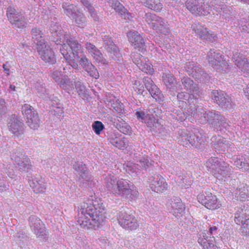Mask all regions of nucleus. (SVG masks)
Masks as SVG:
<instances>
[{"instance_id":"1","label":"nucleus","mask_w":249,"mask_h":249,"mask_svg":"<svg viewBox=\"0 0 249 249\" xmlns=\"http://www.w3.org/2000/svg\"><path fill=\"white\" fill-rule=\"evenodd\" d=\"M106 213L103 203L95 197L88 198L80 206L77 222L85 230H96L104 222Z\"/></svg>"},{"instance_id":"2","label":"nucleus","mask_w":249,"mask_h":249,"mask_svg":"<svg viewBox=\"0 0 249 249\" xmlns=\"http://www.w3.org/2000/svg\"><path fill=\"white\" fill-rule=\"evenodd\" d=\"M60 52L69 65L75 69H78V62L85 70L92 65L86 56L81 58L79 56V53H83L82 46L77 41L67 40L62 45Z\"/></svg>"},{"instance_id":"3","label":"nucleus","mask_w":249,"mask_h":249,"mask_svg":"<svg viewBox=\"0 0 249 249\" xmlns=\"http://www.w3.org/2000/svg\"><path fill=\"white\" fill-rule=\"evenodd\" d=\"M105 184L107 189L116 196H122L132 202L138 197L139 192L134 184L129 183V181L124 178L118 179L116 181V188L114 185L116 182L113 176L109 175L105 178Z\"/></svg>"},{"instance_id":"4","label":"nucleus","mask_w":249,"mask_h":249,"mask_svg":"<svg viewBox=\"0 0 249 249\" xmlns=\"http://www.w3.org/2000/svg\"><path fill=\"white\" fill-rule=\"evenodd\" d=\"M206 164L208 170L219 180L225 181L227 178L229 177L227 164L225 162H219L217 158H210Z\"/></svg>"},{"instance_id":"5","label":"nucleus","mask_w":249,"mask_h":249,"mask_svg":"<svg viewBox=\"0 0 249 249\" xmlns=\"http://www.w3.org/2000/svg\"><path fill=\"white\" fill-rule=\"evenodd\" d=\"M185 7L193 15L197 16H207L211 12V7L205 0H186Z\"/></svg>"},{"instance_id":"6","label":"nucleus","mask_w":249,"mask_h":249,"mask_svg":"<svg viewBox=\"0 0 249 249\" xmlns=\"http://www.w3.org/2000/svg\"><path fill=\"white\" fill-rule=\"evenodd\" d=\"M145 20L153 30L160 33L167 35L169 33L168 28L164 20L153 13H147L145 15Z\"/></svg>"},{"instance_id":"7","label":"nucleus","mask_w":249,"mask_h":249,"mask_svg":"<svg viewBox=\"0 0 249 249\" xmlns=\"http://www.w3.org/2000/svg\"><path fill=\"white\" fill-rule=\"evenodd\" d=\"M7 17L13 28L21 30L26 26L27 23L24 14L15 8L11 7L8 8Z\"/></svg>"},{"instance_id":"8","label":"nucleus","mask_w":249,"mask_h":249,"mask_svg":"<svg viewBox=\"0 0 249 249\" xmlns=\"http://www.w3.org/2000/svg\"><path fill=\"white\" fill-rule=\"evenodd\" d=\"M133 62L143 72L152 75L155 72L152 63L147 57H144L140 53H132Z\"/></svg>"},{"instance_id":"9","label":"nucleus","mask_w":249,"mask_h":249,"mask_svg":"<svg viewBox=\"0 0 249 249\" xmlns=\"http://www.w3.org/2000/svg\"><path fill=\"white\" fill-rule=\"evenodd\" d=\"M118 220L121 226L129 230H136L139 226L137 218L132 214L125 212H121L118 217Z\"/></svg>"},{"instance_id":"10","label":"nucleus","mask_w":249,"mask_h":249,"mask_svg":"<svg viewBox=\"0 0 249 249\" xmlns=\"http://www.w3.org/2000/svg\"><path fill=\"white\" fill-rule=\"evenodd\" d=\"M142 81L145 88L156 101L160 102L164 100V97L163 94L151 78L144 77Z\"/></svg>"},{"instance_id":"11","label":"nucleus","mask_w":249,"mask_h":249,"mask_svg":"<svg viewBox=\"0 0 249 249\" xmlns=\"http://www.w3.org/2000/svg\"><path fill=\"white\" fill-rule=\"evenodd\" d=\"M37 52L42 59L50 64H53L56 62L55 57L53 52L46 44H43L38 43Z\"/></svg>"},{"instance_id":"12","label":"nucleus","mask_w":249,"mask_h":249,"mask_svg":"<svg viewBox=\"0 0 249 249\" xmlns=\"http://www.w3.org/2000/svg\"><path fill=\"white\" fill-rule=\"evenodd\" d=\"M201 203L208 209L215 210L222 207V201L219 199L215 195L210 192H206L204 199H202Z\"/></svg>"},{"instance_id":"13","label":"nucleus","mask_w":249,"mask_h":249,"mask_svg":"<svg viewBox=\"0 0 249 249\" xmlns=\"http://www.w3.org/2000/svg\"><path fill=\"white\" fill-rule=\"evenodd\" d=\"M10 131L16 137H18L23 134L24 128L23 123L20 121L19 118L15 115L11 116L8 124Z\"/></svg>"},{"instance_id":"14","label":"nucleus","mask_w":249,"mask_h":249,"mask_svg":"<svg viewBox=\"0 0 249 249\" xmlns=\"http://www.w3.org/2000/svg\"><path fill=\"white\" fill-rule=\"evenodd\" d=\"M128 41L136 49L142 52H145V41L142 36L136 31H129L127 33Z\"/></svg>"},{"instance_id":"15","label":"nucleus","mask_w":249,"mask_h":249,"mask_svg":"<svg viewBox=\"0 0 249 249\" xmlns=\"http://www.w3.org/2000/svg\"><path fill=\"white\" fill-rule=\"evenodd\" d=\"M233 62L245 76L249 75V61L240 53L236 52L232 57Z\"/></svg>"},{"instance_id":"16","label":"nucleus","mask_w":249,"mask_h":249,"mask_svg":"<svg viewBox=\"0 0 249 249\" xmlns=\"http://www.w3.org/2000/svg\"><path fill=\"white\" fill-rule=\"evenodd\" d=\"M11 156V159L15 160L18 165L20 169L28 172V169H31L32 165L30 160L27 156H25L22 152L17 151Z\"/></svg>"},{"instance_id":"17","label":"nucleus","mask_w":249,"mask_h":249,"mask_svg":"<svg viewBox=\"0 0 249 249\" xmlns=\"http://www.w3.org/2000/svg\"><path fill=\"white\" fill-rule=\"evenodd\" d=\"M193 30L201 39L213 42L217 38V35L214 32L208 30L206 27L200 24H198L196 26H194Z\"/></svg>"},{"instance_id":"18","label":"nucleus","mask_w":249,"mask_h":249,"mask_svg":"<svg viewBox=\"0 0 249 249\" xmlns=\"http://www.w3.org/2000/svg\"><path fill=\"white\" fill-rule=\"evenodd\" d=\"M150 187L153 191L160 193L167 190L168 184L161 176L158 175L153 177Z\"/></svg>"},{"instance_id":"19","label":"nucleus","mask_w":249,"mask_h":249,"mask_svg":"<svg viewBox=\"0 0 249 249\" xmlns=\"http://www.w3.org/2000/svg\"><path fill=\"white\" fill-rule=\"evenodd\" d=\"M51 77L56 82L60 87L64 89H68L72 85L71 82L68 76H63L61 72L55 70L51 73Z\"/></svg>"},{"instance_id":"20","label":"nucleus","mask_w":249,"mask_h":249,"mask_svg":"<svg viewBox=\"0 0 249 249\" xmlns=\"http://www.w3.org/2000/svg\"><path fill=\"white\" fill-rule=\"evenodd\" d=\"M105 44V49L110 53V56L114 59L119 58L121 56L120 50L113 43L111 37L104 36L103 37Z\"/></svg>"},{"instance_id":"21","label":"nucleus","mask_w":249,"mask_h":249,"mask_svg":"<svg viewBox=\"0 0 249 249\" xmlns=\"http://www.w3.org/2000/svg\"><path fill=\"white\" fill-rule=\"evenodd\" d=\"M213 95V99L216 102L219 101V104L222 107L227 108L229 105H230L231 99L229 96L224 93L223 91L213 90L212 91Z\"/></svg>"},{"instance_id":"22","label":"nucleus","mask_w":249,"mask_h":249,"mask_svg":"<svg viewBox=\"0 0 249 249\" xmlns=\"http://www.w3.org/2000/svg\"><path fill=\"white\" fill-rule=\"evenodd\" d=\"M185 68L188 74L196 79L201 80L203 79L204 75L206 74V73L201 71L200 68L196 67L193 62L187 63Z\"/></svg>"},{"instance_id":"23","label":"nucleus","mask_w":249,"mask_h":249,"mask_svg":"<svg viewBox=\"0 0 249 249\" xmlns=\"http://www.w3.org/2000/svg\"><path fill=\"white\" fill-rule=\"evenodd\" d=\"M208 61L210 65L213 68L216 66H221L225 65L226 62L223 59V57L219 53H216L213 50H211L208 55Z\"/></svg>"},{"instance_id":"24","label":"nucleus","mask_w":249,"mask_h":249,"mask_svg":"<svg viewBox=\"0 0 249 249\" xmlns=\"http://www.w3.org/2000/svg\"><path fill=\"white\" fill-rule=\"evenodd\" d=\"M30 185L36 193H43L46 188L45 180L41 177L35 178L30 182Z\"/></svg>"},{"instance_id":"25","label":"nucleus","mask_w":249,"mask_h":249,"mask_svg":"<svg viewBox=\"0 0 249 249\" xmlns=\"http://www.w3.org/2000/svg\"><path fill=\"white\" fill-rule=\"evenodd\" d=\"M112 7L117 12H118L122 17L125 19H129L131 17L126 9L117 0L113 1L111 5Z\"/></svg>"},{"instance_id":"26","label":"nucleus","mask_w":249,"mask_h":249,"mask_svg":"<svg viewBox=\"0 0 249 249\" xmlns=\"http://www.w3.org/2000/svg\"><path fill=\"white\" fill-rule=\"evenodd\" d=\"M143 2L148 8L156 12H160L163 8L160 0H145Z\"/></svg>"},{"instance_id":"27","label":"nucleus","mask_w":249,"mask_h":249,"mask_svg":"<svg viewBox=\"0 0 249 249\" xmlns=\"http://www.w3.org/2000/svg\"><path fill=\"white\" fill-rule=\"evenodd\" d=\"M32 38L36 41V45L38 47V43H41L43 44L46 43L45 40L42 36L43 33L39 29L37 28H34L32 29L31 32Z\"/></svg>"},{"instance_id":"28","label":"nucleus","mask_w":249,"mask_h":249,"mask_svg":"<svg viewBox=\"0 0 249 249\" xmlns=\"http://www.w3.org/2000/svg\"><path fill=\"white\" fill-rule=\"evenodd\" d=\"M171 204L173 213L176 215H178V213H180L184 210L183 204L180 198H177L172 201Z\"/></svg>"},{"instance_id":"29","label":"nucleus","mask_w":249,"mask_h":249,"mask_svg":"<svg viewBox=\"0 0 249 249\" xmlns=\"http://www.w3.org/2000/svg\"><path fill=\"white\" fill-rule=\"evenodd\" d=\"M234 165L243 171L249 170V157L237 159L234 161Z\"/></svg>"},{"instance_id":"30","label":"nucleus","mask_w":249,"mask_h":249,"mask_svg":"<svg viewBox=\"0 0 249 249\" xmlns=\"http://www.w3.org/2000/svg\"><path fill=\"white\" fill-rule=\"evenodd\" d=\"M27 123L30 127L33 129H36L39 126V119L36 113H33L27 119Z\"/></svg>"},{"instance_id":"31","label":"nucleus","mask_w":249,"mask_h":249,"mask_svg":"<svg viewBox=\"0 0 249 249\" xmlns=\"http://www.w3.org/2000/svg\"><path fill=\"white\" fill-rule=\"evenodd\" d=\"M162 79L164 84L169 88H172L176 84L175 78L170 73H163Z\"/></svg>"},{"instance_id":"32","label":"nucleus","mask_w":249,"mask_h":249,"mask_svg":"<svg viewBox=\"0 0 249 249\" xmlns=\"http://www.w3.org/2000/svg\"><path fill=\"white\" fill-rule=\"evenodd\" d=\"M91 55L97 62L103 64H107L106 60L103 57L102 53L98 49H97Z\"/></svg>"},{"instance_id":"33","label":"nucleus","mask_w":249,"mask_h":249,"mask_svg":"<svg viewBox=\"0 0 249 249\" xmlns=\"http://www.w3.org/2000/svg\"><path fill=\"white\" fill-rule=\"evenodd\" d=\"M242 212L243 213L242 215L238 213H237L235 214V221L237 222H240V219H243L244 218L245 220L249 219V206L247 207L246 209H245V207L244 209H241Z\"/></svg>"},{"instance_id":"34","label":"nucleus","mask_w":249,"mask_h":249,"mask_svg":"<svg viewBox=\"0 0 249 249\" xmlns=\"http://www.w3.org/2000/svg\"><path fill=\"white\" fill-rule=\"evenodd\" d=\"M92 128L96 134L100 135L105 128V126L101 122L96 121L92 124Z\"/></svg>"},{"instance_id":"35","label":"nucleus","mask_w":249,"mask_h":249,"mask_svg":"<svg viewBox=\"0 0 249 249\" xmlns=\"http://www.w3.org/2000/svg\"><path fill=\"white\" fill-rule=\"evenodd\" d=\"M198 243L203 247V249H215V246L208 242L206 238H199L198 239Z\"/></svg>"},{"instance_id":"36","label":"nucleus","mask_w":249,"mask_h":249,"mask_svg":"<svg viewBox=\"0 0 249 249\" xmlns=\"http://www.w3.org/2000/svg\"><path fill=\"white\" fill-rule=\"evenodd\" d=\"M182 83L184 86L187 89H193V88L197 89H196L195 90L196 91L198 90V88L196 87L193 86L194 82L192 80H191L190 78L188 77H184L182 79Z\"/></svg>"},{"instance_id":"37","label":"nucleus","mask_w":249,"mask_h":249,"mask_svg":"<svg viewBox=\"0 0 249 249\" xmlns=\"http://www.w3.org/2000/svg\"><path fill=\"white\" fill-rule=\"evenodd\" d=\"M81 1L84 5L88 8L89 12L91 14V16L94 18V20H97L99 18L97 16L96 13L94 12V8L92 6L90 5L89 1L87 0H81Z\"/></svg>"},{"instance_id":"38","label":"nucleus","mask_w":249,"mask_h":249,"mask_svg":"<svg viewBox=\"0 0 249 249\" xmlns=\"http://www.w3.org/2000/svg\"><path fill=\"white\" fill-rule=\"evenodd\" d=\"M144 122L146 124L147 126L152 127L156 126V124L158 123V121L153 115H149L144 120Z\"/></svg>"},{"instance_id":"39","label":"nucleus","mask_w":249,"mask_h":249,"mask_svg":"<svg viewBox=\"0 0 249 249\" xmlns=\"http://www.w3.org/2000/svg\"><path fill=\"white\" fill-rule=\"evenodd\" d=\"M85 71H87L91 77L96 79H98L99 77L98 71L92 64Z\"/></svg>"},{"instance_id":"40","label":"nucleus","mask_w":249,"mask_h":249,"mask_svg":"<svg viewBox=\"0 0 249 249\" xmlns=\"http://www.w3.org/2000/svg\"><path fill=\"white\" fill-rule=\"evenodd\" d=\"M118 129L120 132L125 135L130 134L131 133V127L126 123H123L119 125Z\"/></svg>"},{"instance_id":"41","label":"nucleus","mask_w":249,"mask_h":249,"mask_svg":"<svg viewBox=\"0 0 249 249\" xmlns=\"http://www.w3.org/2000/svg\"><path fill=\"white\" fill-rule=\"evenodd\" d=\"M22 109L23 114L26 116L27 119L30 115H33V113H35L33 111L32 107L28 104H24L22 107Z\"/></svg>"},{"instance_id":"42","label":"nucleus","mask_w":249,"mask_h":249,"mask_svg":"<svg viewBox=\"0 0 249 249\" xmlns=\"http://www.w3.org/2000/svg\"><path fill=\"white\" fill-rule=\"evenodd\" d=\"M134 85L133 88L135 91H136L138 94H142L145 90L143 84L139 81H135Z\"/></svg>"},{"instance_id":"43","label":"nucleus","mask_w":249,"mask_h":249,"mask_svg":"<svg viewBox=\"0 0 249 249\" xmlns=\"http://www.w3.org/2000/svg\"><path fill=\"white\" fill-rule=\"evenodd\" d=\"M63 8L64 9L65 13L68 16L72 15L73 13V10L74 9L75 6L73 4L65 3L63 5Z\"/></svg>"},{"instance_id":"44","label":"nucleus","mask_w":249,"mask_h":249,"mask_svg":"<svg viewBox=\"0 0 249 249\" xmlns=\"http://www.w3.org/2000/svg\"><path fill=\"white\" fill-rule=\"evenodd\" d=\"M194 97L193 95H190L185 92H181L178 94L177 97L179 101L185 100L188 103H190V98L191 97Z\"/></svg>"},{"instance_id":"45","label":"nucleus","mask_w":249,"mask_h":249,"mask_svg":"<svg viewBox=\"0 0 249 249\" xmlns=\"http://www.w3.org/2000/svg\"><path fill=\"white\" fill-rule=\"evenodd\" d=\"M85 18H86L83 14L77 16L75 18V22L77 26L79 27L83 26L85 22Z\"/></svg>"},{"instance_id":"46","label":"nucleus","mask_w":249,"mask_h":249,"mask_svg":"<svg viewBox=\"0 0 249 249\" xmlns=\"http://www.w3.org/2000/svg\"><path fill=\"white\" fill-rule=\"evenodd\" d=\"M136 117L138 119L141 120L142 122L144 121L147 118L149 115L146 114L144 112L140 110H137L135 113Z\"/></svg>"},{"instance_id":"47","label":"nucleus","mask_w":249,"mask_h":249,"mask_svg":"<svg viewBox=\"0 0 249 249\" xmlns=\"http://www.w3.org/2000/svg\"><path fill=\"white\" fill-rule=\"evenodd\" d=\"M85 48L88 52L91 54L98 49L94 45L90 42H87L86 43Z\"/></svg>"},{"instance_id":"48","label":"nucleus","mask_w":249,"mask_h":249,"mask_svg":"<svg viewBox=\"0 0 249 249\" xmlns=\"http://www.w3.org/2000/svg\"><path fill=\"white\" fill-rule=\"evenodd\" d=\"M243 190L244 192L241 191L239 194L240 199L241 201H245L246 199L248 200L249 199V193L248 190L244 189Z\"/></svg>"},{"instance_id":"49","label":"nucleus","mask_w":249,"mask_h":249,"mask_svg":"<svg viewBox=\"0 0 249 249\" xmlns=\"http://www.w3.org/2000/svg\"><path fill=\"white\" fill-rule=\"evenodd\" d=\"M241 233L243 236H249V226L248 224L241 227Z\"/></svg>"},{"instance_id":"50","label":"nucleus","mask_w":249,"mask_h":249,"mask_svg":"<svg viewBox=\"0 0 249 249\" xmlns=\"http://www.w3.org/2000/svg\"><path fill=\"white\" fill-rule=\"evenodd\" d=\"M195 135H190V136L186 135L183 137V140H184L185 141L187 140L189 142V143L192 145L195 142Z\"/></svg>"},{"instance_id":"51","label":"nucleus","mask_w":249,"mask_h":249,"mask_svg":"<svg viewBox=\"0 0 249 249\" xmlns=\"http://www.w3.org/2000/svg\"><path fill=\"white\" fill-rule=\"evenodd\" d=\"M76 89L79 94L82 93L85 90V87L80 83L76 85Z\"/></svg>"},{"instance_id":"52","label":"nucleus","mask_w":249,"mask_h":249,"mask_svg":"<svg viewBox=\"0 0 249 249\" xmlns=\"http://www.w3.org/2000/svg\"><path fill=\"white\" fill-rule=\"evenodd\" d=\"M115 146L120 149L124 147V142L121 140L115 142Z\"/></svg>"},{"instance_id":"53","label":"nucleus","mask_w":249,"mask_h":249,"mask_svg":"<svg viewBox=\"0 0 249 249\" xmlns=\"http://www.w3.org/2000/svg\"><path fill=\"white\" fill-rule=\"evenodd\" d=\"M217 227L215 226L210 227L208 231L209 235L210 236L212 235L215 231H217Z\"/></svg>"},{"instance_id":"54","label":"nucleus","mask_w":249,"mask_h":249,"mask_svg":"<svg viewBox=\"0 0 249 249\" xmlns=\"http://www.w3.org/2000/svg\"><path fill=\"white\" fill-rule=\"evenodd\" d=\"M3 69L4 71L6 72L7 75L10 74V70L8 68L6 67V65L5 64H3L2 66Z\"/></svg>"},{"instance_id":"55","label":"nucleus","mask_w":249,"mask_h":249,"mask_svg":"<svg viewBox=\"0 0 249 249\" xmlns=\"http://www.w3.org/2000/svg\"><path fill=\"white\" fill-rule=\"evenodd\" d=\"M5 102L4 100H0V105L2 107L5 106Z\"/></svg>"},{"instance_id":"56","label":"nucleus","mask_w":249,"mask_h":249,"mask_svg":"<svg viewBox=\"0 0 249 249\" xmlns=\"http://www.w3.org/2000/svg\"><path fill=\"white\" fill-rule=\"evenodd\" d=\"M10 88L14 90L15 89V87L13 85H10Z\"/></svg>"},{"instance_id":"57","label":"nucleus","mask_w":249,"mask_h":249,"mask_svg":"<svg viewBox=\"0 0 249 249\" xmlns=\"http://www.w3.org/2000/svg\"><path fill=\"white\" fill-rule=\"evenodd\" d=\"M203 196V195H201V196H198V199H200V197H201V196Z\"/></svg>"},{"instance_id":"58","label":"nucleus","mask_w":249,"mask_h":249,"mask_svg":"<svg viewBox=\"0 0 249 249\" xmlns=\"http://www.w3.org/2000/svg\"><path fill=\"white\" fill-rule=\"evenodd\" d=\"M205 114H206V115H207V118L208 119V114H206V113H205Z\"/></svg>"},{"instance_id":"59","label":"nucleus","mask_w":249,"mask_h":249,"mask_svg":"<svg viewBox=\"0 0 249 249\" xmlns=\"http://www.w3.org/2000/svg\"><path fill=\"white\" fill-rule=\"evenodd\" d=\"M193 92H194L195 93H196L195 92L194 90H193Z\"/></svg>"}]
</instances>
